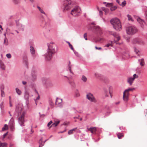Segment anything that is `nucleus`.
<instances>
[{
    "mask_svg": "<svg viewBox=\"0 0 147 147\" xmlns=\"http://www.w3.org/2000/svg\"><path fill=\"white\" fill-rule=\"evenodd\" d=\"M113 88L111 86H110L108 87V91L106 90H105V97H108L109 94L110 97L111 98L113 96Z\"/></svg>",
    "mask_w": 147,
    "mask_h": 147,
    "instance_id": "8",
    "label": "nucleus"
},
{
    "mask_svg": "<svg viewBox=\"0 0 147 147\" xmlns=\"http://www.w3.org/2000/svg\"><path fill=\"white\" fill-rule=\"evenodd\" d=\"M134 88H129L125 90L123 92V99L124 101L127 102L129 100V91H132Z\"/></svg>",
    "mask_w": 147,
    "mask_h": 147,
    "instance_id": "5",
    "label": "nucleus"
},
{
    "mask_svg": "<svg viewBox=\"0 0 147 147\" xmlns=\"http://www.w3.org/2000/svg\"><path fill=\"white\" fill-rule=\"evenodd\" d=\"M126 4V1H124L121 4H119L120 5H121L123 7Z\"/></svg>",
    "mask_w": 147,
    "mask_h": 147,
    "instance_id": "45",
    "label": "nucleus"
},
{
    "mask_svg": "<svg viewBox=\"0 0 147 147\" xmlns=\"http://www.w3.org/2000/svg\"><path fill=\"white\" fill-rule=\"evenodd\" d=\"M4 43L6 45L8 44V40L6 38H5L4 39Z\"/></svg>",
    "mask_w": 147,
    "mask_h": 147,
    "instance_id": "43",
    "label": "nucleus"
},
{
    "mask_svg": "<svg viewBox=\"0 0 147 147\" xmlns=\"http://www.w3.org/2000/svg\"><path fill=\"white\" fill-rule=\"evenodd\" d=\"M138 78V75L136 74H134L133 76V77H129L127 78V82L129 85L131 86L132 85V83L136 78Z\"/></svg>",
    "mask_w": 147,
    "mask_h": 147,
    "instance_id": "12",
    "label": "nucleus"
},
{
    "mask_svg": "<svg viewBox=\"0 0 147 147\" xmlns=\"http://www.w3.org/2000/svg\"><path fill=\"white\" fill-rule=\"evenodd\" d=\"M23 108V105L22 104H18L16 106V111L18 113H21Z\"/></svg>",
    "mask_w": 147,
    "mask_h": 147,
    "instance_id": "13",
    "label": "nucleus"
},
{
    "mask_svg": "<svg viewBox=\"0 0 147 147\" xmlns=\"http://www.w3.org/2000/svg\"><path fill=\"white\" fill-rule=\"evenodd\" d=\"M74 119H75V118L78 119V117H74Z\"/></svg>",
    "mask_w": 147,
    "mask_h": 147,
    "instance_id": "62",
    "label": "nucleus"
},
{
    "mask_svg": "<svg viewBox=\"0 0 147 147\" xmlns=\"http://www.w3.org/2000/svg\"><path fill=\"white\" fill-rule=\"evenodd\" d=\"M62 102V100L60 98H57L56 100L55 104L56 105H59Z\"/></svg>",
    "mask_w": 147,
    "mask_h": 147,
    "instance_id": "19",
    "label": "nucleus"
},
{
    "mask_svg": "<svg viewBox=\"0 0 147 147\" xmlns=\"http://www.w3.org/2000/svg\"><path fill=\"white\" fill-rule=\"evenodd\" d=\"M0 66L1 68L3 69L4 70L5 69V66L1 61H0Z\"/></svg>",
    "mask_w": 147,
    "mask_h": 147,
    "instance_id": "21",
    "label": "nucleus"
},
{
    "mask_svg": "<svg viewBox=\"0 0 147 147\" xmlns=\"http://www.w3.org/2000/svg\"><path fill=\"white\" fill-rule=\"evenodd\" d=\"M0 107L1 110H3L4 107V105H3V101L1 102V103L0 104Z\"/></svg>",
    "mask_w": 147,
    "mask_h": 147,
    "instance_id": "34",
    "label": "nucleus"
},
{
    "mask_svg": "<svg viewBox=\"0 0 147 147\" xmlns=\"http://www.w3.org/2000/svg\"><path fill=\"white\" fill-rule=\"evenodd\" d=\"M1 96L2 97H5V94L4 91H1Z\"/></svg>",
    "mask_w": 147,
    "mask_h": 147,
    "instance_id": "39",
    "label": "nucleus"
},
{
    "mask_svg": "<svg viewBox=\"0 0 147 147\" xmlns=\"http://www.w3.org/2000/svg\"><path fill=\"white\" fill-rule=\"evenodd\" d=\"M9 105L10 107H12V105L11 104V103L10 100L9 101Z\"/></svg>",
    "mask_w": 147,
    "mask_h": 147,
    "instance_id": "57",
    "label": "nucleus"
},
{
    "mask_svg": "<svg viewBox=\"0 0 147 147\" xmlns=\"http://www.w3.org/2000/svg\"><path fill=\"white\" fill-rule=\"evenodd\" d=\"M48 48L45 56V59L47 61H49L52 58L53 55L57 52V47L56 45L53 42H51L48 45Z\"/></svg>",
    "mask_w": 147,
    "mask_h": 147,
    "instance_id": "1",
    "label": "nucleus"
},
{
    "mask_svg": "<svg viewBox=\"0 0 147 147\" xmlns=\"http://www.w3.org/2000/svg\"><path fill=\"white\" fill-rule=\"evenodd\" d=\"M52 121H51L47 124V126L49 127L50 125L52 123Z\"/></svg>",
    "mask_w": 147,
    "mask_h": 147,
    "instance_id": "49",
    "label": "nucleus"
},
{
    "mask_svg": "<svg viewBox=\"0 0 147 147\" xmlns=\"http://www.w3.org/2000/svg\"><path fill=\"white\" fill-rule=\"evenodd\" d=\"M139 61L140 62V65L142 66H143L144 65V59H142L140 60L139 59Z\"/></svg>",
    "mask_w": 147,
    "mask_h": 147,
    "instance_id": "29",
    "label": "nucleus"
},
{
    "mask_svg": "<svg viewBox=\"0 0 147 147\" xmlns=\"http://www.w3.org/2000/svg\"><path fill=\"white\" fill-rule=\"evenodd\" d=\"M72 66V65L70 64V62H69V64L68 65V69H69V71L72 74H74L72 72L71 70V68Z\"/></svg>",
    "mask_w": 147,
    "mask_h": 147,
    "instance_id": "24",
    "label": "nucleus"
},
{
    "mask_svg": "<svg viewBox=\"0 0 147 147\" xmlns=\"http://www.w3.org/2000/svg\"><path fill=\"white\" fill-rule=\"evenodd\" d=\"M75 95L77 97L79 96L80 95L79 93L78 90H77V91L76 92Z\"/></svg>",
    "mask_w": 147,
    "mask_h": 147,
    "instance_id": "41",
    "label": "nucleus"
},
{
    "mask_svg": "<svg viewBox=\"0 0 147 147\" xmlns=\"http://www.w3.org/2000/svg\"><path fill=\"white\" fill-rule=\"evenodd\" d=\"M88 131H90L92 133H95L96 131V128L95 127L88 128Z\"/></svg>",
    "mask_w": 147,
    "mask_h": 147,
    "instance_id": "15",
    "label": "nucleus"
},
{
    "mask_svg": "<svg viewBox=\"0 0 147 147\" xmlns=\"http://www.w3.org/2000/svg\"><path fill=\"white\" fill-rule=\"evenodd\" d=\"M102 10L104 11L105 12V14H107L108 12V9L105 7L102 8Z\"/></svg>",
    "mask_w": 147,
    "mask_h": 147,
    "instance_id": "33",
    "label": "nucleus"
},
{
    "mask_svg": "<svg viewBox=\"0 0 147 147\" xmlns=\"http://www.w3.org/2000/svg\"><path fill=\"white\" fill-rule=\"evenodd\" d=\"M117 8V7L116 6H114L113 7H112L110 9L111 11H113L115 10Z\"/></svg>",
    "mask_w": 147,
    "mask_h": 147,
    "instance_id": "37",
    "label": "nucleus"
},
{
    "mask_svg": "<svg viewBox=\"0 0 147 147\" xmlns=\"http://www.w3.org/2000/svg\"><path fill=\"white\" fill-rule=\"evenodd\" d=\"M30 52L32 54H34L35 53V51L34 47L32 46L30 47Z\"/></svg>",
    "mask_w": 147,
    "mask_h": 147,
    "instance_id": "22",
    "label": "nucleus"
},
{
    "mask_svg": "<svg viewBox=\"0 0 147 147\" xmlns=\"http://www.w3.org/2000/svg\"><path fill=\"white\" fill-rule=\"evenodd\" d=\"M59 122L60 121H55V122L52 124L51 126L50 127H51L52 126L53 127H56L58 125L59 123Z\"/></svg>",
    "mask_w": 147,
    "mask_h": 147,
    "instance_id": "25",
    "label": "nucleus"
},
{
    "mask_svg": "<svg viewBox=\"0 0 147 147\" xmlns=\"http://www.w3.org/2000/svg\"><path fill=\"white\" fill-rule=\"evenodd\" d=\"M86 97L91 102L94 103H96L97 102V100L94 97L93 94L90 93H87Z\"/></svg>",
    "mask_w": 147,
    "mask_h": 147,
    "instance_id": "9",
    "label": "nucleus"
},
{
    "mask_svg": "<svg viewBox=\"0 0 147 147\" xmlns=\"http://www.w3.org/2000/svg\"><path fill=\"white\" fill-rule=\"evenodd\" d=\"M18 28L20 30H24V26L22 24H18L17 25Z\"/></svg>",
    "mask_w": 147,
    "mask_h": 147,
    "instance_id": "16",
    "label": "nucleus"
},
{
    "mask_svg": "<svg viewBox=\"0 0 147 147\" xmlns=\"http://www.w3.org/2000/svg\"><path fill=\"white\" fill-rule=\"evenodd\" d=\"M10 128L12 130H13L14 129V127L13 125H11L10 126Z\"/></svg>",
    "mask_w": 147,
    "mask_h": 147,
    "instance_id": "51",
    "label": "nucleus"
},
{
    "mask_svg": "<svg viewBox=\"0 0 147 147\" xmlns=\"http://www.w3.org/2000/svg\"><path fill=\"white\" fill-rule=\"evenodd\" d=\"M30 1H31L32 2H33L34 1V0H29Z\"/></svg>",
    "mask_w": 147,
    "mask_h": 147,
    "instance_id": "61",
    "label": "nucleus"
},
{
    "mask_svg": "<svg viewBox=\"0 0 147 147\" xmlns=\"http://www.w3.org/2000/svg\"><path fill=\"white\" fill-rule=\"evenodd\" d=\"M77 129V128H75L73 129L69 130L68 132V134L70 135L73 134L74 131H75Z\"/></svg>",
    "mask_w": 147,
    "mask_h": 147,
    "instance_id": "17",
    "label": "nucleus"
},
{
    "mask_svg": "<svg viewBox=\"0 0 147 147\" xmlns=\"http://www.w3.org/2000/svg\"><path fill=\"white\" fill-rule=\"evenodd\" d=\"M0 29H1V30H3V29L2 28V26L1 25H0Z\"/></svg>",
    "mask_w": 147,
    "mask_h": 147,
    "instance_id": "59",
    "label": "nucleus"
},
{
    "mask_svg": "<svg viewBox=\"0 0 147 147\" xmlns=\"http://www.w3.org/2000/svg\"><path fill=\"white\" fill-rule=\"evenodd\" d=\"M92 25H95V24L94 23H92Z\"/></svg>",
    "mask_w": 147,
    "mask_h": 147,
    "instance_id": "63",
    "label": "nucleus"
},
{
    "mask_svg": "<svg viewBox=\"0 0 147 147\" xmlns=\"http://www.w3.org/2000/svg\"><path fill=\"white\" fill-rule=\"evenodd\" d=\"M12 1L15 4H17L20 3V0H12Z\"/></svg>",
    "mask_w": 147,
    "mask_h": 147,
    "instance_id": "31",
    "label": "nucleus"
},
{
    "mask_svg": "<svg viewBox=\"0 0 147 147\" xmlns=\"http://www.w3.org/2000/svg\"><path fill=\"white\" fill-rule=\"evenodd\" d=\"M24 97L26 99H28L29 97V94L26 90L25 92Z\"/></svg>",
    "mask_w": 147,
    "mask_h": 147,
    "instance_id": "18",
    "label": "nucleus"
},
{
    "mask_svg": "<svg viewBox=\"0 0 147 147\" xmlns=\"http://www.w3.org/2000/svg\"><path fill=\"white\" fill-rule=\"evenodd\" d=\"M137 20L141 25V27H143L144 25L145 24L144 22L139 17L138 18Z\"/></svg>",
    "mask_w": 147,
    "mask_h": 147,
    "instance_id": "14",
    "label": "nucleus"
},
{
    "mask_svg": "<svg viewBox=\"0 0 147 147\" xmlns=\"http://www.w3.org/2000/svg\"><path fill=\"white\" fill-rule=\"evenodd\" d=\"M15 90L16 93L19 95H20L22 94V91L19 88H16Z\"/></svg>",
    "mask_w": 147,
    "mask_h": 147,
    "instance_id": "20",
    "label": "nucleus"
},
{
    "mask_svg": "<svg viewBox=\"0 0 147 147\" xmlns=\"http://www.w3.org/2000/svg\"><path fill=\"white\" fill-rule=\"evenodd\" d=\"M8 132L4 134L3 135V138H4L7 134Z\"/></svg>",
    "mask_w": 147,
    "mask_h": 147,
    "instance_id": "53",
    "label": "nucleus"
},
{
    "mask_svg": "<svg viewBox=\"0 0 147 147\" xmlns=\"http://www.w3.org/2000/svg\"><path fill=\"white\" fill-rule=\"evenodd\" d=\"M113 28L116 30H120L121 29V26L119 20L115 18L111 20L110 21Z\"/></svg>",
    "mask_w": 147,
    "mask_h": 147,
    "instance_id": "2",
    "label": "nucleus"
},
{
    "mask_svg": "<svg viewBox=\"0 0 147 147\" xmlns=\"http://www.w3.org/2000/svg\"><path fill=\"white\" fill-rule=\"evenodd\" d=\"M67 43H68V44L69 45V47H70V48L71 49V50H74V48H73L72 45L70 44V42H67Z\"/></svg>",
    "mask_w": 147,
    "mask_h": 147,
    "instance_id": "40",
    "label": "nucleus"
},
{
    "mask_svg": "<svg viewBox=\"0 0 147 147\" xmlns=\"http://www.w3.org/2000/svg\"><path fill=\"white\" fill-rule=\"evenodd\" d=\"M81 11L80 8L78 6H76L73 8L71 11V14L73 16H77Z\"/></svg>",
    "mask_w": 147,
    "mask_h": 147,
    "instance_id": "7",
    "label": "nucleus"
},
{
    "mask_svg": "<svg viewBox=\"0 0 147 147\" xmlns=\"http://www.w3.org/2000/svg\"><path fill=\"white\" fill-rule=\"evenodd\" d=\"M73 3L70 0H65L64 1L63 6L64 8L63 11H68L73 7Z\"/></svg>",
    "mask_w": 147,
    "mask_h": 147,
    "instance_id": "4",
    "label": "nucleus"
},
{
    "mask_svg": "<svg viewBox=\"0 0 147 147\" xmlns=\"http://www.w3.org/2000/svg\"><path fill=\"white\" fill-rule=\"evenodd\" d=\"M125 55L126 57H127L129 55L127 53H126L125 55Z\"/></svg>",
    "mask_w": 147,
    "mask_h": 147,
    "instance_id": "60",
    "label": "nucleus"
},
{
    "mask_svg": "<svg viewBox=\"0 0 147 147\" xmlns=\"http://www.w3.org/2000/svg\"><path fill=\"white\" fill-rule=\"evenodd\" d=\"M37 8L38 9L39 11L41 13H42L45 15H46L45 13L44 12L43 9H42L39 6H37Z\"/></svg>",
    "mask_w": 147,
    "mask_h": 147,
    "instance_id": "23",
    "label": "nucleus"
},
{
    "mask_svg": "<svg viewBox=\"0 0 147 147\" xmlns=\"http://www.w3.org/2000/svg\"><path fill=\"white\" fill-rule=\"evenodd\" d=\"M6 56L8 58H10L11 57V55L9 53L6 54Z\"/></svg>",
    "mask_w": 147,
    "mask_h": 147,
    "instance_id": "47",
    "label": "nucleus"
},
{
    "mask_svg": "<svg viewBox=\"0 0 147 147\" xmlns=\"http://www.w3.org/2000/svg\"><path fill=\"white\" fill-rule=\"evenodd\" d=\"M110 34L113 35L114 37L115 38L114 40L111 42V44H107L106 46L107 47H109L110 46L113 47L114 43H115L116 44H120V43L118 42V41L120 39L119 36L116 33L113 32H111Z\"/></svg>",
    "mask_w": 147,
    "mask_h": 147,
    "instance_id": "3",
    "label": "nucleus"
},
{
    "mask_svg": "<svg viewBox=\"0 0 147 147\" xmlns=\"http://www.w3.org/2000/svg\"><path fill=\"white\" fill-rule=\"evenodd\" d=\"M7 144L6 143H2L0 141V147H5L7 146Z\"/></svg>",
    "mask_w": 147,
    "mask_h": 147,
    "instance_id": "30",
    "label": "nucleus"
},
{
    "mask_svg": "<svg viewBox=\"0 0 147 147\" xmlns=\"http://www.w3.org/2000/svg\"><path fill=\"white\" fill-rule=\"evenodd\" d=\"M99 13L100 15V16H101L102 15L103 13L101 11H99Z\"/></svg>",
    "mask_w": 147,
    "mask_h": 147,
    "instance_id": "54",
    "label": "nucleus"
},
{
    "mask_svg": "<svg viewBox=\"0 0 147 147\" xmlns=\"http://www.w3.org/2000/svg\"><path fill=\"white\" fill-rule=\"evenodd\" d=\"M84 38H85V39L86 40H87V35L86 33H85L84 34Z\"/></svg>",
    "mask_w": 147,
    "mask_h": 147,
    "instance_id": "46",
    "label": "nucleus"
},
{
    "mask_svg": "<svg viewBox=\"0 0 147 147\" xmlns=\"http://www.w3.org/2000/svg\"><path fill=\"white\" fill-rule=\"evenodd\" d=\"M95 48L96 49L98 50H100L101 49H102L101 47H95Z\"/></svg>",
    "mask_w": 147,
    "mask_h": 147,
    "instance_id": "52",
    "label": "nucleus"
},
{
    "mask_svg": "<svg viewBox=\"0 0 147 147\" xmlns=\"http://www.w3.org/2000/svg\"><path fill=\"white\" fill-rule=\"evenodd\" d=\"M25 114V112L23 111L18 119L19 123L22 126H24V116Z\"/></svg>",
    "mask_w": 147,
    "mask_h": 147,
    "instance_id": "10",
    "label": "nucleus"
},
{
    "mask_svg": "<svg viewBox=\"0 0 147 147\" xmlns=\"http://www.w3.org/2000/svg\"><path fill=\"white\" fill-rule=\"evenodd\" d=\"M35 91L36 92V93H37V94L38 95V97H37V98L35 100V102H36V105L37 103H36V100H38L39 99L40 97H39V94H38V92H37V91H36V90H35Z\"/></svg>",
    "mask_w": 147,
    "mask_h": 147,
    "instance_id": "35",
    "label": "nucleus"
},
{
    "mask_svg": "<svg viewBox=\"0 0 147 147\" xmlns=\"http://www.w3.org/2000/svg\"><path fill=\"white\" fill-rule=\"evenodd\" d=\"M134 50L136 54H137L139 52V51L136 48H134Z\"/></svg>",
    "mask_w": 147,
    "mask_h": 147,
    "instance_id": "50",
    "label": "nucleus"
},
{
    "mask_svg": "<svg viewBox=\"0 0 147 147\" xmlns=\"http://www.w3.org/2000/svg\"><path fill=\"white\" fill-rule=\"evenodd\" d=\"M117 136L118 138L120 139L124 136V135L122 133H118L117 134Z\"/></svg>",
    "mask_w": 147,
    "mask_h": 147,
    "instance_id": "26",
    "label": "nucleus"
},
{
    "mask_svg": "<svg viewBox=\"0 0 147 147\" xmlns=\"http://www.w3.org/2000/svg\"><path fill=\"white\" fill-rule=\"evenodd\" d=\"M81 79L84 82H86L87 81V79L85 76L83 75L82 76Z\"/></svg>",
    "mask_w": 147,
    "mask_h": 147,
    "instance_id": "28",
    "label": "nucleus"
},
{
    "mask_svg": "<svg viewBox=\"0 0 147 147\" xmlns=\"http://www.w3.org/2000/svg\"><path fill=\"white\" fill-rule=\"evenodd\" d=\"M104 40V39L103 38H99L98 39H97V40H96L95 41V42H99L100 43L102 42H103Z\"/></svg>",
    "mask_w": 147,
    "mask_h": 147,
    "instance_id": "27",
    "label": "nucleus"
},
{
    "mask_svg": "<svg viewBox=\"0 0 147 147\" xmlns=\"http://www.w3.org/2000/svg\"><path fill=\"white\" fill-rule=\"evenodd\" d=\"M32 76L33 80H35L36 78V75L35 74L32 75Z\"/></svg>",
    "mask_w": 147,
    "mask_h": 147,
    "instance_id": "48",
    "label": "nucleus"
},
{
    "mask_svg": "<svg viewBox=\"0 0 147 147\" xmlns=\"http://www.w3.org/2000/svg\"><path fill=\"white\" fill-rule=\"evenodd\" d=\"M8 129V125L6 124H5L4 125V127L2 128V130L3 131L7 129Z\"/></svg>",
    "mask_w": 147,
    "mask_h": 147,
    "instance_id": "32",
    "label": "nucleus"
},
{
    "mask_svg": "<svg viewBox=\"0 0 147 147\" xmlns=\"http://www.w3.org/2000/svg\"><path fill=\"white\" fill-rule=\"evenodd\" d=\"M4 88V85L3 84L1 85L0 86V89H1V91H3Z\"/></svg>",
    "mask_w": 147,
    "mask_h": 147,
    "instance_id": "42",
    "label": "nucleus"
},
{
    "mask_svg": "<svg viewBox=\"0 0 147 147\" xmlns=\"http://www.w3.org/2000/svg\"><path fill=\"white\" fill-rule=\"evenodd\" d=\"M69 82L70 84L72 85L74 83L73 81L70 82V81L69 80Z\"/></svg>",
    "mask_w": 147,
    "mask_h": 147,
    "instance_id": "56",
    "label": "nucleus"
},
{
    "mask_svg": "<svg viewBox=\"0 0 147 147\" xmlns=\"http://www.w3.org/2000/svg\"><path fill=\"white\" fill-rule=\"evenodd\" d=\"M95 76L97 78H99L101 76V75L98 73H95L94 74Z\"/></svg>",
    "mask_w": 147,
    "mask_h": 147,
    "instance_id": "38",
    "label": "nucleus"
},
{
    "mask_svg": "<svg viewBox=\"0 0 147 147\" xmlns=\"http://www.w3.org/2000/svg\"><path fill=\"white\" fill-rule=\"evenodd\" d=\"M94 33L97 34L101 35L102 34V29L98 26H95L94 27Z\"/></svg>",
    "mask_w": 147,
    "mask_h": 147,
    "instance_id": "11",
    "label": "nucleus"
},
{
    "mask_svg": "<svg viewBox=\"0 0 147 147\" xmlns=\"http://www.w3.org/2000/svg\"><path fill=\"white\" fill-rule=\"evenodd\" d=\"M106 6L107 7H109L112 6V4L111 3H107Z\"/></svg>",
    "mask_w": 147,
    "mask_h": 147,
    "instance_id": "44",
    "label": "nucleus"
},
{
    "mask_svg": "<svg viewBox=\"0 0 147 147\" xmlns=\"http://www.w3.org/2000/svg\"><path fill=\"white\" fill-rule=\"evenodd\" d=\"M117 2L119 4H120V2L119 1H118V0H116Z\"/></svg>",
    "mask_w": 147,
    "mask_h": 147,
    "instance_id": "58",
    "label": "nucleus"
},
{
    "mask_svg": "<svg viewBox=\"0 0 147 147\" xmlns=\"http://www.w3.org/2000/svg\"><path fill=\"white\" fill-rule=\"evenodd\" d=\"M127 17H128V20H131V21H133V20L131 18V16L130 15H127Z\"/></svg>",
    "mask_w": 147,
    "mask_h": 147,
    "instance_id": "36",
    "label": "nucleus"
},
{
    "mask_svg": "<svg viewBox=\"0 0 147 147\" xmlns=\"http://www.w3.org/2000/svg\"><path fill=\"white\" fill-rule=\"evenodd\" d=\"M126 31L128 34L132 35L136 33L137 31V30L136 27L130 26L127 28Z\"/></svg>",
    "mask_w": 147,
    "mask_h": 147,
    "instance_id": "6",
    "label": "nucleus"
},
{
    "mask_svg": "<svg viewBox=\"0 0 147 147\" xmlns=\"http://www.w3.org/2000/svg\"><path fill=\"white\" fill-rule=\"evenodd\" d=\"M22 84L24 85H25L26 84V82L24 81H23L22 82Z\"/></svg>",
    "mask_w": 147,
    "mask_h": 147,
    "instance_id": "55",
    "label": "nucleus"
},
{
    "mask_svg": "<svg viewBox=\"0 0 147 147\" xmlns=\"http://www.w3.org/2000/svg\"><path fill=\"white\" fill-rule=\"evenodd\" d=\"M16 32H17V33H19L18 31H16Z\"/></svg>",
    "mask_w": 147,
    "mask_h": 147,
    "instance_id": "64",
    "label": "nucleus"
}]
</instances>
